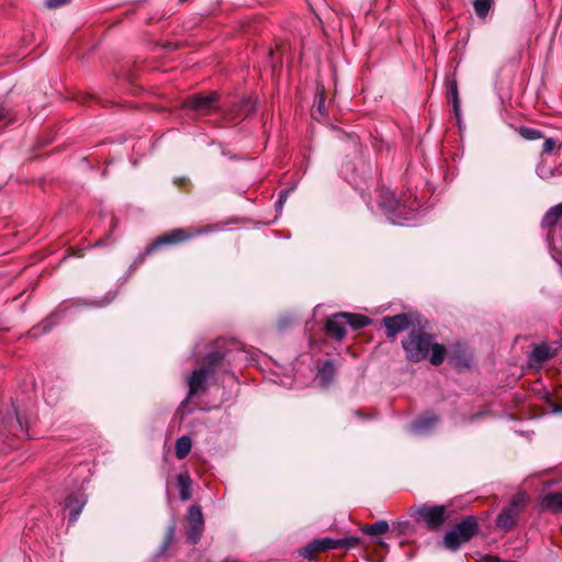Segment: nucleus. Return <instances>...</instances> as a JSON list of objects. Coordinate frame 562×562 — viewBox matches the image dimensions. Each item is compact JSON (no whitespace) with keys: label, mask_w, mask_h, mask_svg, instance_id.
<instances>
[{"label":"nucleus","mask_w":562,"mask_h":562,"mask_svg":"<svg viewBox=\"0 0 562 562\" xmlns=\"http://www.w3.org/2000/svg\"><path fill=\"white\" fill-rule=\"evenodd\" d=\"M486 562H518V561H515V560H504V559H501L498 557L488 555V557H486Z\"/></svg>","instance_id":"32"},{"label":"nucleus","mask_w":562,"mask_h":562,"mask_svg":"<svg viewBox=\"0 0 562 562\" xmlns=\"http://www.w3.org/2000/svg\"><path fill=\"white\" fill-rule=\"evenodd\" d=\"M458 350H453L449 356V361L458 368L468 367V360L460 355H457Z\"/></svg>","instance_id":"28"},{"label":"nucleus","mask_w":562,"mask_h":562,"mask_svg":"<svg viewBox=\"0 0 562 562\" xmlns=\"http://www.w3.org/2000/svg\"><path fill=\"white\" fill-rule=\"evenodd\" d=\"M447 94H448V98L452 102L453 112H454L456 116L459 119V115H460L459 94H458L457 81L454 79L448 80Z\"/></svg>","instance_id":"18"},{"label":"nucleus","mask_w":562,"mask_h":562,"mask_svg":"<svg viewBox=\"0 0 562 562\" xmlns=\"http://www.w3.org/2000/svg\"><path fill=\"white\" fill-rule=\"evenodd\" d=\"M319 551L321 550L316 546V540H314L302 550L301 555L305 559L312 560L314 559L315 554Z\"/></svg>","instance_id":"25"},{"label":"nucleus","mask_w":562,"mask_h":562,"mask_svg":"<svg viewBox=\"0 0 562 562\" xmlns=\"http://www.w3.org/2000/svg\"><path fill=\"white\" fill-rule=\"evenodd\" d=\"M173 533H175V528L173 527H169L168 532H167V540L168 541L171 540V538L173 537Z\"/></svg>","instance_id":"35"},{"label":"nucleus","mask_w":562,"mask_h":562,"mask_svg":"<svg viewBox=\"0 0 562 562\" xmlns=\"http://www.w3.org/2000/svg\"><path fill=\"white\" fill-rule=\"evenodd\" d=\"M178 484L181 487V498L182 499H188L189 498V494L187 492V488L189 486V476L187 474H180L178 476Z\"/></svg>","instance_id":"27"},{"label":"nucleus","mask_w":562,"mask_h":562,"mask_svg":"<svg viewBox=\"0 0 562 562\" xmlns=\"http://www.w3.org/2000/svg\"><path fill=\"white\" fill-rule=\"evenodd\" d=\"M409 515L417 521H423L428 530H438L446 521V507L443 505L422 504L413 506Z\"/></svg>","instance_id":"4"},{"label":"nucleus","mask_w":562,"mask_h":562,"mask_svg":"<svg viewBox=\"0 0 562 562\" xmlns=\"http://www.w3.org/2000/svg\"><path fill=\"white\" fill-rule=\"evenodd\" d=\"M187 520L189 525L188 538L191 542L195 543L204 529V519L201 508L196 505L190 506Z\"/></svg>","instance_id":"9"},{"label":"nucleus","mask_w":562,"mask_h":562,"mask_svg":"<svg viewBox=\"0 0 562 562\" xmlns=\"http://www.w3.org/2000/svg\"><path fill=\"white\" fill-rule=\"evenodd\" d=\"M454 350H458V351H457V355H458L459 352L464 353V350H461V348H460V347L456 348Z\"/></svg>","instance_id":"38"},{"label":"nucleus","mask_w":562,"mask_h":562,"mask_svg":"<svg viewBox=\"0 0 562 562\" xmlns=\"http://www.w3.org/2000/svg\"><path fill=\"white\" fill-rule=\"evenodd\" d=\"M389 530V524L385 520H378L371 525H366L362 532L369 536H380Z\"/></svg>","instance_id":"21"},{"label":"nucleus","mask_w":562,"mask_h":562,"mask_svg":"<svg viewBox=\"0 0 562 562\" xmlns=\"http://www.w3.org/2000/svg\"><path fill=\"white\" fill-rule=\"evenodd\" d=\"M407 358L411 361H422L429 358L434 366H439L446 357V348L434 341V337L426 333H411L402 342Z\"/></svg>","instance_id":"1"},{"label":"nucleus","mask_w":562,"mask_h":562,"mask_svg":"<svg viewBox=\"0 0 562 562\" xmlns=\"http://www.w3.org/2000/svg\"><path fill=\"white\" fill-rule=\"evenodd\" d=\"M54 316H52L50 318L46 319L44 323H43V326H44V330L48 329L50 327V324H52V318Z\"/></svg>","instance_id":"36"},{"label":"nucleus","mask_w":562,"mask_h":562,"mask_svg":"<svg viewBox=\"0 0 562 562\" xmlns=\"http://www.w3.org/2000/svg\"><path fill=\"white\" fill-rule=\"evenodd\" d=\"M85 504H86V497L80 492L70 494L67 497L66 507L70 510V517H69L70 522H75L78 519Z\"/></svg>","instance_id":"12"},{"label":"nucleus","mask_w":562,"mask_h":562,"mask_svg":"<svg viewBox=\"0 0 562 562\" xmlns=\"http://www.w3.org/2000/svg\"><path fill=\"white\" fill-rule=\"evenodd\" d=\"M7 110L2 102H0V120H2L5 116Z\"/></svg>","instance_id":"34"},{"label":"nucleus","mask_w":562,"mask_h":562,"mask_svg":"<svg viewBox=\"0 0 562 562\" xmlns=\"http://www.w3.org/2000/svg\"><path fill=\"white\" fill-rule=\"evenodd\" d=\"M383 324L386 328V336L393 338L396 334L407 329L411 321L408 315L397 314L395 316L384 317Z\"/></svg>","instance_id":"10"},{"label":"nucleus","mask_w":562,"mask_h":562,"mask_svg":"<svg viewBox=\"0 0 562 562\" xmlns=\"http://www.w3.org/2000/svg\"><path fill=\"white\" fill-rule=\"evenodd\" d=\"M555 146V142L551 138L547 139L544 143H543V150L544 153H550L552 151V149L554 148Z\"/></svg>","instance_id":"31"},{"label":"nucleus","mask_w":562,"mask_h":562,"mask_svg":"<svg viewBox=\"0 0 562 562\" xmlns=\"http://www.w3.org/2000/svg\"><path fill=\"white\" fill-rule=\"evenodd\" d=\"M438 423V418L431 414H426L411 424V431L415 435L429 432Z\"/></svg>","instance_id":"13"},{"label":"nucleus","mask_w":562,"mask_h":562,"mask_svg":"<svg viewBox=\"0 0 562 562\" xmlns=\"http://www.w3.org/2000/svg\"><path fill=\"white\" fill-rule=\"evenodd\" d=\"M205 229L201 228H176L167 234L158 237L147 249V254H151L156 249L165 245H176L181 241L193 238L194 236L201 235Z\"/></svg>","instance_id":"8"},{"label":"nucleus","mask_w":562,"mask_h":562,"mask_svg":"<svg viewBox=\"0 0 562 562\" xmlns=\"http://www.w3.org/2000/svg\"><path fill=\"white\" fill-rule=\"evenodd\" d=\"M217 94H193L183 102V109L194 116H203L215 112L218 109Z\"/></svg>","instance_id":"6"},{"label":"nucleus","mask_w":562,"mask_h":562,"mask_svg":"<svg viewBox=\"0 0 562 562\" xmlns=\"http://www.w3.org/2000/svg\"><path fill=\"white\" fill-rule=\"evenodd\" d=\"M552 356H553V352L544 344L535 346L531 351V360H533L538 363H542V362L549 360Z\"/></svg>","instance_id":"19"},{"label":"nucleus","mask_w":562,"mask_h":562,"mask_svg":"<svg viewBox=\"0 0 562 562\" xmlns=\"http://www.w3.org/2000/svg\"><path fill=\"white\" fill-rule=\"evenodd\" d=\"M379 206L389 221L395 225H411L418 203L416 200H401L387 188L379 190Z\"/></svg>","instance_id":"2"},{"label":"nucleus","mask_w":562,"mask_h":562,"mask_svg":"<svg viewBox=\"0 0 562 562\" xmlns=\"http://www.w3.org/2000/svg\"><path fill=\"white\" fill-rule=\"evenodd\" d=\"M192 447L191 438L188 436H182L176 441V456L178 459H184Z\"/></svg>","instance_id":"20"},{"label":"nucleus","mask_w":562,"mask_h":562,"mask_svg":"<svg viewBox=\"0 0 562 562\" xmlns=\"http://www.w3.org/2000/svg\"><path fill=\"white\" fill-rule=\"evenodd\" d=\"M527 502L526 493H517L512 498L508 506L502 509L496 519V526L504 530L512 529L516 524V518Z\"/></svg>","instance_id":"7"},{"label":"nucleus","mask_w":562,"mask_h":562,"mask_svg":"<svg viewBox=\"0 0 562 562\" xmlns=\"http://www.w3.org/2000/svg\"><path fill=\"white\" fill-rule=\"evenodd\" d=\"M340 315L341 313L335 314L333 317H329L325 324V330L327 335L337 340H341L346 335V318L345 316Z\"/></svg>","instance_id":"11"},{"label":"nucleus","mask_w":562,"mask_h":562,"mask_svg":"<svg viewBox=\"0 0 562 562\" xmlns=\"http://www.w3.org/2000/svg\"><path fill=\"white\" fill-rule=\"evenodd\" d=\"M553 412L554 413H562V403L561 404H558L553 407Z\"/></svg>","instance_id":"37"},{"label":"nucleus","mask_w":562,"mask_h":562,"mask_svg":"<svg viewBox=\"0 0 562 562\" xmlns=\"http://www.w3.org/2000/svg\"><path fill=\"white\" fill-rule=\"evenodd\" d=\"M339 541L340 548H353L359 543L360 539L358 537H346L339 539Z\"/></svg>","instance_id":"29"},{"label":"nucleus","mask_w":562,"mask_h":562,"mask_svg":"<svg viewBox=\"0 0 562 562\" xmlns=\"http://www.w3.org/2000/svg\"><path fill=\"white\" fill-rule=\"evenodd\" d=\"M316 546L318 547V549L321 551L339 549L340 541H339V539L322 538V539H316Z\"/></svg>","instance_id":"23"},{"label":"nucleus","mask_w":562,"mask_h":562,"mask_svg":"<svg viewBox=\"0 0 562 562\" xmlns=\"http://www.w3.org/2000/svg\"><path fill=\"white\" fill-rule=\"evenodd\" d=\"M493 0H474L473 7L476 15L485 19L492 8Z\"/></svg>","instance_id":"22"},{"label":"nucleus","mask_w":562,"mask_h":562,"mask_svg":"<svg viewBox=\"0 0 562 562\" xmlns=\"http://www.w3.org/2000/svg\"><path fill=\"white\" fill-rule=\"evenodd\" d=\"M521 137L528 140H536L542 137V133L539 130L522 126L518 130Z\"/></svg>","instance_id":"24"},{"label":"nucleus","mask_w":562,"mask_h":562,"mask_svg":"<svg viewBox=\"0 0 562 562\" xmlns=\"http://www.w3.org/2000/svg\"><path fill=\"white\" fill-rule=\"evenodd\" d=\"M225 357V353L218 350L210 352L206 358V366L194 370L188 379L189 392L188 397H191L199 392L203 391L213 368Z\"/></svg>","instance_id":"5"},{"label":"nucleus","mask_w":562,"mask_h":562,"mask_svg":"<svg viewBox=\"0 0 562 562\" xmlns=\"http://www.w3.org/2000/svg\"><path fill=\"white\" fill-rule=\"evenodd\" d=\"M288 194H289V190L281 191V193L279 195V200H278L279 206H281L285 202Z\"/></svg>","instance_id":"33"},{"label":"nucleus","mask_w":562,"mask_h":562,"mask_svg":"<svg viewBox=\"0 0 562 562\" xmlns=\"http://www.w3.org/2000/svg\"><path fill=\"white\" fill-rule=\"evenodd\" d=\"M541 506L553 514H562V493L551 492L542 496Z\"/></svg>","instance_id":"14"},{"label":"nucleus","mask_w":562,"mask_h":562,"mask_svg":"<svg viewBox=\"0 0 562 562\" xmlns=\"http://www.w3.org/2000/svg\"><path fill=\"white\" fill-rule=\"evenodd\" d=\"M340 316H345L346 324L353 329L363 328L370 324V319L367 316L351 313H341Z\"/></svg>","instance_id":"17"},{"label":"nucleus","mask_w":562,"mask_h":562,"mask_svg":"<svg viewBox=\"0 0 562 562\" xmlns=\"http://www.w3.org/2000/svg\"><path fill=\"white\" fill-rule=\"evenodd\" d=\"M336 374L335 366L331 361L327 360L323 363L317 372L316 379L322 386H328Z\"/></svg>","instance_id":"15"},{"label":"nucleus","mask_w":562,"mask_h":562,"mask_svg":"<svg viewBox=\"0 0 562 562\" xmlns=\"http://www.w3.org/2000/svg\"><path fill=\"white\" fill-rule=\"evenodd\" d=\"M477 520L474 516H468L448 530L442 543L450 551H456L462 543L468 542L477 532Z\"/></svg>","instance_id":"3"},{"label":"nucleus","mask_w":562,"mask_h":562,"mask_svg":"<svg viewBox=\"0 0 562 562\" xmlns=\"http://www.w3.org/2000/svg\"><path fill=\"white\" fill-rule=\"evenodd\" d=\"M69 1L70 0H46V7L49 9H56L68 3Z\"/></svg>","instance_id":"30"},{"label":"nucleus","mask_w":562,"mask_h":562,"mask_svg":"<svg viewBox=\"0 0 562 562\" xmlns=\"http://www.w3.org/2000/svg\"><path fill=\"white\" fill-rule=\"evenodd\" d=\"M562 217V203L550 207L543 215L541 225L543 227L554 226L558 221Z\"/></svg>","instance_id":"16"},{"label":"nucleus","mask_w":562,"mask_h":562,"mask_svg":"<svg viewBox=\"0 0 562 562\" xmlns=\"http://www.w3.org/2000/svg\"><path fill=\"white\" fill-rule=\"evenodd\" d=\"M245 102H246L247 104H250V103H251L250 99L246 100Z\"/></svg>","instance_id":"40"},{"label":"nucleus","mask_w":562,"mask_h":562,"mask_svg":"<svg viewBox=\"0 0 562 562\" xmlns=\"http://www.w3.org/2000/svg\"><path fill=\"white\" fill-rule=\"evenodd\" d=\"M537 175L542 179H549L554 176V170L542 161L537 167Z\"/></svg>","instance_id":"26"},{"label":"nucleus","mask_w":562,"mask_h":562,"mask_svg":"<svg viewBox=\"0 0 562 562\" xmlns=\"http://www.w3.org/2000/svg\"><path fill=\"white\" fill-rule=\"evenodd\" d=\"M323 103H324V100H322V101L319 102V104H318V109H319V110L322 109Z\"/></svg>","instance_id":"39"}]
</instances>
